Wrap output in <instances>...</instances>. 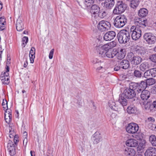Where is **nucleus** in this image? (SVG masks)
<instances>
[{"mask_svg":"<svg viewBox=\"0 0 156 156\" xmlns=\"http://www.w3.org/2000/svg\"><path fill=\"white\" fill-rule=\"evenodd\" d=\"M127 8L126 5L122 1H118L113 12L115 14H119L123 12Z\"/></svg>","mask_w":156,"mask_h":156,"instance_id":"nucleus-5","label":"nucleus"},{"mask_svg":"<svg viewBox=\"0 0 156 156\" xmlns=\"http://www.w3.org/2000/svg\"><path fill=\"white\" fill-rule=\"evenodd\" d=\"M151 73L152 77H155L156 76V68L151 69Z\"/></svg>","mask_w":156,"mask_h":156,"instance_id":"nucleus-51","label":"nucleus"},{"mask_svg":"<svg viewBox=\"0 0 156 156\" xmlns=\"http://www.w3.org/2000/svg\"><path fill=\"white\" fill-rule=\"evenodd\" d=\"M111 27V24L109 22L104 20L100 21L98 25V29L101 31L108 30Z\"/></svg>","mask_w":156,"mask_h":156,"instance_id":"nucleus-8","label":"nucleus"},{"mask_svg":"<svg viewBox=\"0 0 156 156\" xmlns=\"http://www.w3.org/2000/svg\"><path fill=\"white\" fill-rule=\"evenodd\" d=\"M127 112L129 114H135L137 113L136 108L133 105L129 106L127 109Z\"/></svg>","mask_w":156,"mask_h":156,"instance_id":"nucleus-28","label":"nucleus"},{"mask_svg":"<svg viewBox=\"0 0 156 156\" xmlns=\"http://www.w3.org/2000/svg\"><path fill=\"white\" fill-rule=\"evenodd\" d=\"M5 113V119L6 122L7 123L11 121L12 119V115L11 113V110H9L6 111Z\"/></svg>","mask_w":156,"mask_h":156,"instance_id":"nucleus-21","label":"nucleus"},{"mask_svg":"<svg viewBox=\"0 0 156 156\" xmlns=\"http://www.w3.org/2000/svg\"><path fill=\"white\" fill-rule=\"evenodd\" d=\"M8 150L11 155L13 156L15 154V146L12 141H9L7 144Z\"/></svg>","mask_w":156,"mask_h":156,"instance_id":"nucleus-17","label":"nucleus"},{"mask_svg":"<svg viewBox=\"0 0 156 156\" xmlns=\"http://www.w3.org/2000/svg\"><path fill=\"white\" fill-rule=\"evenodd\" d=\"M146 82L147 85H151L154 84L156 83V80L155 79L149 78L146 80Z\"/></svg>","mask_w":156,"mask_h":156,"instance_id":"nucleus-37","label":"nucleus"},{"mask_svg":"<svg viewBox=\"0 0 156 156\" xmlns=\"http://www.w3.org/2000/svg\"><path fill=\"white\" fill-rule=\"evenodd\" d=\"M134 138L136 139V140H143V136L142 135L140 134L136 133L134 134L133 136Z\"/></svg>","mask_w":156,"mask_h":156,"instance_id":"nucleus-43","label":"nucleus"},{"mask_svg":"<svg viewBox=\"0 0 156 156\" xmlns=\"http://www.w3.org/2000/svg\"><path fill=\"white\" fill-rule=\"evenodd\" d=\"M16 28L18 31H21L24 29L23 23L20 18L17 19L16 24Z\"/></svg>","mask_w":156,"mask_h":156,"instance_id":"nucleus-19","label":"nucleus"},{"mask_svg":"<svg viewBox=\"0 0 156 156\" xmlns=\"http://www.w3.org/2000/svg\"><path fill=\"white\" fill-rule=\"evenodd\" d=\"M147 13L148 11L146 9L143 8L139 10L138 14L139 16L143 17L146 16Z\"/></svg>","mask_w":156,"mask_h":156,"instance_id":"nucleus-31","label":"nucleus"},{"mask_svg":"<svg viewBox=\"0 0 156 156\" xmlns=\"http://www.w3.org/2000/svg\"><path fill=\"white\" fill-rule=\"evenodd\" d=\"M28 142L27 139H24L23 140V144L24 145H26Z\"/></svg>","mask_w":156,"mask_h":156,"instance_id":"nucleus-60","label":"nucleus"},{"mask_svg":"<svg viewBox=\"0 0 156 156\" xmlns=\"http://www.w3.org/2000/svg\"><path fill=\"white\" fill-rule=\"evenodd\" d=\"M101 47L106 51L109 49H111L109 44L108 43L105 44L103 45H101Z\"/></svg>","mask_w":156,"mask_h":156,"instance_id":"nucleus-47","label":"nucleus"},{"mask_svg":"<svg viewBox=\"0 0 156 156\" xmlns=\"http://www.w3.org/2000/svg\"><path fill=\"white\" fill-rule=\"evenodd\" d=\"M150 92L148 90H145L142 91L140 96L142 100H146L150 97Z\"/></svg>","mask_w":156,"mask_h":156,"instance_id":"nucleus-23","label":"nucleus"},{"mask_svg":"<svg viewBox=\"0 0 156 156\" xmlns=\"http://www.w3.org/2000/svg\"><path fill=\"white\" fill-rule=\"evenodd\" d=\"M10 58L8 56L7 58V62L6 63V66L5 67L6 70L7 71H9V66L10 63Z\"/></svg>","mask_w":156,"mask_h":156,"instance_id":"nucleus-48","label":"nucleus"},{"mask_svg":"<svg viewBox=\"0 0 156 156\" xmlns=\"http://www.w3.org/2000/svg\"><path fill=\"white\" fill-rule=\"evenodd\" d=\"M149 140L152 146H156V136L155 135H151L149 137Z\"/></svg>","mask_w":156,"mask_h":156,"instance_id":"nucleus-34","label":"nucleus"},{"mask_svg":"<svg viewBox=\"0 0 156 156\" xmlns=\"http://www.w3.org/2000/svg\"><path fill=\"white\" fill-rule=\"evenodd\" d=\"M9 71L6 70L5 72L2 73L1 75V79L2 83L5 84H8L9 83Z\"/></svg>","mask_w":156,"mask_h":156,"instance_id":"nucleus-12","label":"nucleus"},{"mask_svg":"<svg viewBox=\"0 0 156 156\" xmlns=\"http://www.w3.org/2000/svg\"><path fill=\"white\" fill-rule=\"evenodd\" d=\"M3 7L2 4L0 1V11L2 9Z\"/></svg>","mask_w":156,"mask_h":156,"instance_id":"nucleus-63","label":"nucleus"},{"mask_svg":"<svg viewBox=\"0 0 156 156\" xmlns=\"http://www.w3.org/2000/svg\"><path fill=\"white\" fill-rule=\"evenodd\" d=\"M108 105L110 108L114 110H116V104L115 102L112 100H110L108 101Z\"/></svg>","mask_w":156,"mask_h":156,"instance_id":"nucleus-38","label":"nucleus"},{"mask_svg":"<svg viewBox=\"0 0 156 156\" xmlns=\"http://www.w3.org/2000/svg\"><path fill=\"white\" fill-rule=\"evenodd\" d=\"M100 62V61H99V60L96 58L94 59L92 61V63L94 64L99 63Z\"/></svg>","mask_w":156,"mask_h":156,"instance_id":"nucleus-58","label":"nucleus"},{"mask_svg":"<svg viewBox=\"0 0 156 156\" xmlns=\"http://www.w3.org/2000/svg\"><path fill=\"white\" fill-rule=\"evenodd\" d=\"M151 69H148L144 73V76L147 78L152 77L151 73Z\"/></svg>","mask_w":156,"mask_h":156,"instance_id":"nucleus-40","label":"nucleus"},{"mask_svg":"<svg viewBox=\"0 0 156 156\" xmlns=\"http://www.w3.org/2000/svg\"><path fill=\"white\" fill-rule=\"evenodd\" d=\"M126 129L127 132L129 133H136L139 129V126L136 123L132 122L128 124Z\"/></svg>","mask_w":156,"mask_h":156,"instance_id":"nucleus-9","label":"nucleus"},{"mask_svg":"<svg viewBox=\"0 0 156 156\" xmlns=\"http://www.w3.org/2000/svg\"><path fill=\"white\" fill-rule=\"evenodd\" d=\"M132 83H134L136 84V88H135V90H136V91H137V92L139 93H140L141 92H142V91L143 90H145L144 89H142V88L141 87H140L139 86V84L137 83L132 82Z\"/></svg>","mask_w":156,"mask_h":156,"instance_id":"nucleus-41","label":"nucleus"},{"mask_svg":"<svg viewBox=\"0 0 156 156\" xmlns=\"http://www.w3.org/2000/svg\"><path fill=\"white\" fill-rule=\"evenodd\" d=\"M133 75L136 77L140 78L141 76V72L139 70H135L134 72Z\"/></svg>","mask_w":156,"mask_h":156,"instance_id":"nucleus-45","label":"nucleus"},{"mask_svg":"<svg viewBox=\"0 0 156 156\" xmlns=\"http://www.w3.org/2000/svg\"><path fill=\"white\" fill-rule=\"evenodd\" d=\"M35 48L34 47H32L30 51L29 54V57L30 62L32 63H34V60L35 58Z\"/></svg>","mask_w":156,"mask_h":156,"instance_id":"nucleus-25","label":"nucleus"},{"mask_svg":"<svg viewBox=\"0 0 156 156\" xmlns=\"http://www.w3.org/2000/svg\"><path fill=\"white\" fill-rule=\"evenodd\" d=\"M94 0H85L84 4L87 7L90 6L94 3Z\"/></svg>","mask_w":156,"mask_h":156,"instance_id":"nucleus-39","label":"nucleus"},{"mask_svg":"<svg viewBox=\"0 0 156 156\" xmlns=\"http://www.w3.org/2000/svg\"><path fill=\"white\" fill-rule=\"evenodd\" d=\"M28 40V37H24L22 39V45L23 47H25L27 44Z\"/></svg>","mask_w":156,"mask_h":156,"instance_id":"nucleus-46","label":"nucleus"},{"mask_svg":"<svg viewBox=\"0 0 156 156\" xmlns=\"http://www.w3.org/2000/svg\"><path fill=\"white\" fill-rule=\"evenodd\" d=\"M96 50L98 56L102 58L105 57L106 51L101 47V45L97 46Z\"/></svg>","mask_w":156,"mask_h":156,"instance_id":"nucleus-15","label":"nucleus"},{"mask_svg":"<svg viewBox=\"0 0 156 156\" xmlns=\"http://www.w3.org/2000/svg\"><path fill=\"white\" fill-rule=\"evenodd\" d=\"M116 56L117 58L120 60L123 59L126 54L125 50L122 48H119L118 51H116Z\"/></svg>","mask_w":156,"mask_h":156,"instance_id":"nucleus-16","label":"nucleus"},{"mask_svg":"<svg viewBox=\"0 0 156 156\" xmlns=\"http://www.w3.org/2000/svg\"><path fill=\"white\" fill-rule=\"evenodd\" d=\"M98 13V16L101 18H104L108 14L107 10L103 9L99 10Z\"/></svg>","mask_w":156,"mask_h":156,"instance_id":"nucleus-32","label":"nucleus"},{"mask_svg":"<svg viewBox=\"0 0 156 156\" xmlns=\"http://www.w3.org/2000/svg\"><path fill=\"white\" fill-rule=\"evenodd\" d=\"M140 0H132L131 1L130 6L133 8L137 7L139 5Z\"/></svg>","mask_w":156,"mask_h":156,"instance_id":"nucleus-36","label":"nucleus"},{"mask_svg":"<svg viewBox=\"0 0 156 156\" xmlns=\"http://www.w3.org/2000/svg\"><path fill=\"white\" fill-rule=\"evenodd\" d=\"M145 156H156V148L153 147H148L145 151Z\"/></svg>","mask_w":156,"mask_h":156,"instance_id":"nucleus-13","label":"nucleus"},{"mask_svg":"<svg viewBox=\"0 0 156 156\" xmlns=\"http://www.w3.org/2000/svg\"><path fill=\"white\" fill-rule=\"evenodd\" d=\"M126 98L123 93L119 97V101L122 106H126L127 105V101Z\"/></svg>","mask_w":156,"mask_h":156,"instance_id":"nucleus-27","label":"nucleus"},{"mask_svg":"<svg viewBox=\"0 0 156 156\" xmlns=\"http://www.w3.org/2000/svg\"><path fill=\"white\" fill-rule=\"evenodd\" d=\"M117 37L120 43L125 44L129 41L130 37V34L128 31L123 30L118 33Z\"/></svg>","mask_w":156,"mask_h":156,"instance_id":"nucleus-3","label":"nucleus"},{"mask_svg":"<svg viewBox=\"0 0 156 156\" xmlns=\"http://www.w3.org/2000/svg\"><path fill=\"white\" fill-rule=\"evenodd\" d=\"M92 140L94 144H97L101 140V137L100 134L95 133L92 138Z\"/></svg>","mask_w":156,"mask_h":156,"instance_id":"nucleus-24","label":"nucleus"},{"mask_svg":"<svg viewBox=\"0 0 156 156\" xmlns=\"http://www.w3.org/2000/svg\"><path fill=\"white\" fill-rule=\"evenodd\" d=\"M144 38L146 42L149 44H153L156 43V35H154L151 33H145L144 35Z\"/></svg>","mask_w":156,"mask_h":156,"instance_id":"nucleus-7","label":"nucleus"},{"mask_svg":"<svg viewBox=\"0 0 156 156\" xmlns=\"http://www.w3.org/2000/svg\"><path fill=\"white\" fill-rule=\"evenodd\" d=\"M147 121L148 122H149L150 123V124L151 125L152 124V123L154 122L155 121V119L152 117H149L148 118Z\"/></svg>","mask_w":156,"mask_h":156,"instance_id":"nucleus-53","label":"nucleus"},{"mask_svg":"<svg viewBox=\"0 0 156 156\" xmlns=\"http://www.w3.org/2000/svg\"><path fill=\"white\" fill-rule=\"evenodd\" d=\"M2 105L4 110H6V111L9 110L8 109L7 102L6 100H3Z\"/></svg>","mask_w":156,"mask_h":156,"instance_id":"nucleus-42","label":"nucleus"},{"mask_svg":"<svg viewBox=\"0 0 156 156\" xmlns=\"http://www.w3.org/2000/svg\"><path fill=\"white\" fill-rule=\"evenodd\" d=\"M92 14V20L93 22L94 23H96L97 21L96 20L97 18V13H91Z\"/></svg>","mask_w":156,"mask_h":156,"instance_id":"nucleus-44","label":"nucleus"},{"mask_svg":"<svg viewBox=\"0 0 156 156\" xmlns=\"http://www.w3.org/2000/svg\"><path fill=\"white\" fill-rule=\"evenodd\" d=\"M111 49L116 46V42L115 41H113L112 42L108 43Z\"/></svg>","mask_w":156,"mask_h":156,"instance_id":"nucleus-52","label":"nucleus"},{"mask_svg":"<svg viewBox=\"0 0 156 156\" xmlns=\"http://www.w3.org/2000/svg\"><path fill=\"white\" fill-rule=\"evenodd\" d=\"M147 144V142L146 140L144 139L141 140L137 145V150L141 151L145 147Z\"/></svg>","mask_w":156,"mask_h":156,"instance_id":"nucleus-26","label":"nucleus"},{"mask_svg":"<svg viewBox=\"0 0 156 156\" xmlns=\"http://www.w3.org/2000/svg\"><path fill=\"white\" fill-rule=\"evenodd\" d=\"M146 50L144 48H140L136 50V53L140 56H143L146 52Z\"/></svg>","mask_w":156,"mask_h":156,"instance_id":"nucleus-33","label":"nucleus"},{"mask_svg":"<svg viewBox=\"0 0 156 156\" xmlns=\"http://www.w3.org/2000/svg\"><path fill=\"white\" fill-rule=\"evenodd\" d=\"M9 133L13 135L14 136H15V135H16L15 134V133L14 130V129H12V128H11V129H9Z\"/></svg>","mask_w":156,"mask_h":156,"instance_id":"nucleus-59","label":"nucleus"},{"mask_svg":"<svg viewBox=\"0 0 156 156\" xmlns=\"http://www.w3.org/2000/svg\"><path fill=\"white\" fill-rule=\"evenodd\" d=\"M136 86V84L131 83L130 84L129 87L125 89L123 93L126 98L131 99L135 97L136 93L135 90Z\"/></svg>","mask_w":156,"mask_h":156,"instance_id":"nucleus-2","label":"nucleus"},{"mask_svg":"<svg viewBox=\"0 0 156 156\" xmlns=\"http://www.w3.org/2000/svg\"><path fill=\"white\" fill-rule=\"evenodd\" d=\"M147 20L139 19L135 21V24L136 26H132L130 28V32L131 34V37L134 40L139 39L141 36L142 29L146 26Z\"/></svg>","mask_w":156,"mask_h":156,"instance_id":"nucleus-1","label":"nucleus"},{"mask_svg":"<svg viewBox=\"0 0 156 156\" xmlns=\"http://www.w3.org/2000/svg\"><path fill=\"white\" fill-rule=\"evenodd\" d=\"M54 52V49H52L50 51V52L49 53V58L50 59H51L53 58V55Z\"/></svg>","mask_w":156,"mask_h":156,"instance_id":"nucleus-54","label":"nucleus"},{"mask_svg":"<svg viewBox=\"0 0 156 156\" xmlns=\"http://www.w3.org/2000/svg\"><path fill=\"white\" fill-rule=\"evenodd\" d=\"M6 25V20L4 16H2L0 18V30H4L5 28V25Z\"/></svg>","mask_w":156,"mask_h":156,"instance_id":"nucleus-29","label":"nucleus"},{"mask_svg":"<svg viewBox=\"0 0 156 156\" xmlns=\"http://www.w3.org/2000/svg\"><path fill=\"white\" fill-rule=\"evenodd\" d=\"M136 153V152L134 149L128 147L125 148L123 151V156H134Z\"/></svg>","mask_w":156,"mask_h":156,"instance_id":"nucleus-10","label":"nucleus"},{"mask_svg":"<svg viewBox=\"0 0 156 156\" xmlns=\"http://www.w3.org/2000/svg\"><path fill=\"white\" fill-rule=\"evenodd\" d=\"M26 62L25 63L23 64V66L24 67H26L27 66L28 63L27 60L26 61Z\"/></svg>","mask_w":156,"mask_h":156,"instance_id":"nucleus-64","label":"nucleus"},{"mask_svg":"<svg viewBox=\"0 0 156 156\" xmlns=\"http://www.w3.org/2000/svg\"><path fill=\"white\" fill-rule=\"evenodd\" d=\"M153 92L154 93H156V84L153 88Z\"/></svg>","mask_w":156,"mask_h":156,"instance_id":"nucleus-61","label":"nucleus"},{"mask_svg":"<svg viewBox=\"0 0 156 156\" xmlns=\"http://www.w3.org/2000/svg\"><path fill=\"white\" fill-rule=\"evenodd\" d=\"M115 2L113 0H105L103 5V6L107 9H111L114 5Z\"/></svg>","mask_w":156,"mask_h":156,"instance_id":"nucleus-18","label":"nucleus"},{"mask_svg":"<svg viewBox=\"0 0 156 156\" xmlns=\"http://www.w3.org/2000/svg\"><path fill=\"white\" fill-rule=\"evenodd\" d=\"M153 105L154 108H156V101L153 102Z\"/></svg>","mask_w":156,"mask_h":156,"instance_id":"nucleus-62","label":"nucleus"},{"mask_svg":"<svg viewBox=\"0 0 156 156\" xmlns=\"http://www.w3.org/2000/svg\"><path fill=\"white\" fill-rule=\"evenodd\" d=\"M119 65L121 68L123 69H126L130 66V64L127 60L124 59L120 62H119Z\"/></svg>","mask_w":156,"mask_h":156,"instance_id":"nucleus-20","label":"nucleus"},{"mask_svg":"<svg viewBox=\"0 0 156 156\" xmlns=\"http://www.w3.org/2000/svg\"><path fill=\"white\" fill-rule=\"evenodd\" d=\"M18 138V135H15V136H14V142L15 144H16V143H17L19 141Z\"/></svg>","mask_w":156,"mask_h":156,"instance_id":"nucleus-57","label":"nucleus"},{"mask_svg":"<svg viewBox=\"0 0 156 156\" xmlns=\"http://www.w3.org/2000/svg\"><path fill=\"white\" fill-rule=\"evenodd\" d=\"M116 51L113 49H109L106 52L105 57L109 58H113L116 56Z\"/></svg>","mask_w":156,"mask_h":156,"instance_id":"nucleus-22","label":"nucleus"},{"mask_svg":"<svg viewBox=\"0 0 156 156\" xmlns=\"http://www.w3.org/2000/svg\"><path fill=\"white\" fill-rule=\"evenodd\" d=\"M127 23V19L123 15H119L115 18L113 24L117 28H121L124 27Z\"/></svg>","mask_w":156,"mask_h":156,"instance_id":"nucleus-4","label":"nucleus"},{"mask_svg":"<svg viewBox=\"0 0 156 156\" xmlns=\"http://www.w3.org/2000/svg\"><path fill=\"white\" fill-rule=\"evenodd\" d=\"M116 33L113 31L107 32L104 36V39L105 41H110L113 39L116 36Z\"/></svg>","mask_w":156,"mask_h":156,"instance_id":"nucleus-11","label":"nucleus"},{"mask_svg":"<svg viewBox=\"0 0 156 156\" xmlns=\"http://www.w3.org/2000/svg\"><path fill=\"white\" fill-rule=\"evenodd\" d=\"M126 145L129 147H135L137 146L138 142L136 140L131 138L126 141Z\"/></svg>","mask_w":156,"mask_h":156,"instance_id":"nucleus-14","label":"nucleus"},{"mask_svg":"<svg viewBox=\"0 0 156 156\" xmlns=\"http://www.w3.org/2000/svg\"><path fill=\"white\" fill-rule=\"evenodd\" d=\"M100 10V8L98 5H94L91 7L90 11L91 13H97Z\"/></svg>","mask_w":156,"mask_h":156,"instance_id":"nucleus-35","label":"nucleus"},{"mask_svg":"<svg viewBox=\"0 0 156 156\" xmlns=\"http://www.w3.org/2000/svg\"><path fill=\"white\" fill-rule=\"evenodd\" d=\"M149 58L152 62H156V54L151 55L150 56Z\"/></svg>","mask_w":156,"mask_h":156,"instance_id":"nucleus-50","label":"nucleus"},{"mask_svg":"<svg viewBox=\"0 0 156 156\" xmlns=\"http://www.w3.org/2000/svg\"><path fill=\"white\" fill-rule=\"evenodd\" d=\"M143 108L146 109H149L150 107V105L147 103L145 102L143 105Z\"/></svg>","mask_w":156,"mask_h":156,"instance_id":"nucleus-56","label":"nucleus"},{"mask_svg":"<svg viewBox=\"0 0 156 156\" xmlns=\"http://www.w3.org/2000/svg\"><path fill=\"white\" fill-rule=\"evenodd\" d=\"M147 84L146 82H145L144 81H141L140 84H139V86L140 87H141L142 88V89H144L147 87Z\"/></svg>","mask_w":156,"mask_h":156,"instance_id":"nucleus-49","label":"nucleus"},{"mask_svg":"<svg viewBox=\"0 0 156 156\" xmlns=\"http://www.w3.org/2000/svg\"><path fill=\"white\" fill-rule=\"evenodd\" d=\"M150 66L149 64L147 62H144L141 63L139 66L140 70L142 71H144L149 69Z\"/></svg>","mask_w":156,"mask_h":156,"instance_id":"nucleus-30","label":"nucleus"},{"mask_svg":"<svg viewBox=\"0 0 156 156\" xmlns=\"http://www.w3.org/2000/svg\"><path fill=\"white\" fill-rule=\"evenodd\" d=\"M127 58L131 64L136 66L139 64L142 61V58L140 56L135 55L132 52L128 53Z\"/></svg>","mask_w":156,"mask_h":156,"instance_id":"nucleus-6","label":"nucleus"},{"mask_svg":"<svg viewBox=\"0 0 156 156\" xmlns=\"http://www.w3.org/2000/svg\"><path fill=\"white\" fill-rule=\"evenodd\" d=\"M121 68V66L120 67L119 65V62L118 65H117L116 64V65L115 66V67L114 68V70L115 71H118Z\"/></svg>","mask_w":156,"mask_h":156,"instance_id":"nucleus-55","label":"nucleus"}]
</instances>
